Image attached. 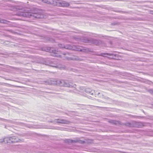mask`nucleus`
<instances>
[{"instance_id":"obj_1","label":"nucleus","mask_w":153,"mask_h":153,"mask_svg":"<svg viewBox=\"0 0 153 153\" xmlns=\"http://www.w3.org/2000/svg\"><path fill=\"white\" fill-rule=\"evenodd\" d=\"M42 1L46 3L52 4L54 6L59 7V0H42Z\"/></svg>"},{"instance_id":"obj_2","label":"nucleus","mask_w":153,"mask_h":153,"mask_svg":"<svg viewBox=\"0 0 153 153\" xmlns=\"http://www.w3.org/2000/svg\"><path fill=\"white\" fill-rule=\"evenodd\" d=\"M70 5V4L65 1L59 2V7H68Z\"/></svg>"},{"instance_id":"obj_3","label":"nucleus","mask_w":153,"mask_h":153,"mask_svg":"<svg viewBox=\"0 0 153 153\" xmlns=\"http://www.w3.org/2000/svg\"><path fill=\"white\" fill-rule=\"evenodd\" d=\"M10 141V137H4L3 138L0 139V143L4 142L5 143H8Z\"/></svg>"},{"instance_id":"obj_4","label":"nucleus","mask_w":153,"mask_h":153,"mask_svg":"<svg viewBox=\"0 0 153 153\" xmlns=\"http://www.w3.org/2000/svg\"><path fill=\"white\" fill-rule=\"evenodd\" d=\"M56 123H59L67 124L68 122L64 120L57 119Z\"/></svg>"},{"instance_id":"obj_5","label":"nucleus","mask_w":153,"mask_h":153,"mask_svg":"<svg viewBox=\"0 0 153 153\" xmlns=\"http://www.w3.org/2000/svg\"><path fill=\"white\" fill-rule=\"evenodd\" d=\"M0 120L2 122H8L9 121L6 119H2L1 118H0Z\"/></svg>"},{"instance_id":"obj_6","label":"nucleus","mask_w":153,"mask_h":153,"mask_svg":"<svg viewBox=\"0 0 153 153\" xmlns=\"http://www.w3.org/2000/svg\"><path fill=\"white\" fill-rule=\"evenodd\" d=\"M7 22L6 21L4 20H0V22L2 23H6Z\"/></svg>"},{"instance_id":"obj_7","label":"nucleus","mask_w":153,"mask_h":153,"mask_svg":"<svg viewBox=\"0 0 153 153\" xmlns=\"http://www.w3.org/2000/svg\"><path fill=\"white\" fill-rule=\"evenodd\" d=\"M13 138L11 137L10 138V141L11 140V141L12 142H16L17 141H13L12 140V139H13Z\"/></svg>"},{"instance_id":"obj_8","label":"nucleus","mask_w":153,"mask_h":153,"mask_svg":"<svg viewBox=\"0 0 153 153\" xmlns=\"http://www.w3.org/2000/svg\"><path fill=\"white\" fill-rule=\"evenodd\" d=\"M8 127V126H5V128H7V127Z\"/></svg>"}]
</instances>
